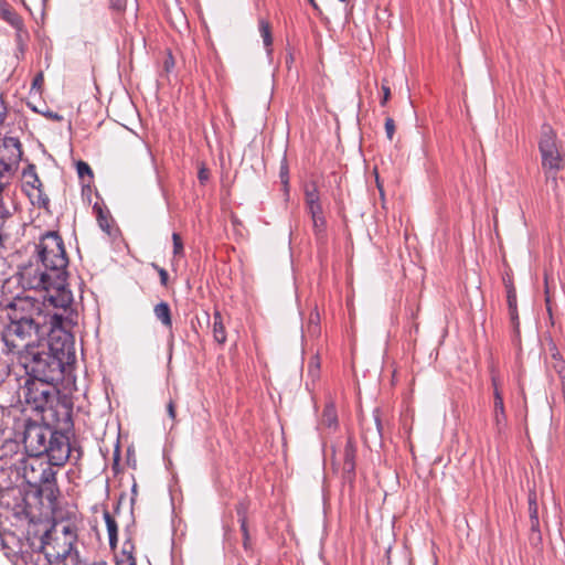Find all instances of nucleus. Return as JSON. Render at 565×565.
I'll list each match as a JSON object with an SVG mask.
<instances>
[{
    "instance_id": "obj_18",
    "label": "nucleus",
    "mask_w": 565,
    "mask_h": 565,
    "mask_svg": "<svg viewBox=\"0 0 565 565\" xmlns=\"http://www.w3.org/2000/svg\"><path fill=\"white\" fill-rule=\"evenodd\" d=\"M551 352V367L558 375L562 391L565 393V360L563 359L555 344H552Z\"/></svg>"
},
{
    "instance_id": "obj_27",
    "label": "nucleus",
    "mask_w": 565,
    "mask_h": 565,
    "mask_svg": "<svg viewBox=\"0 0 565 565\" xmlns=\"http://www.w3.org/2000/svg\"><path fill=\"white\" fill-rule=\"evenodd\" d=\"M2 19L7 21L10 25H12L18 31H21L23 28L22 18L12 9L6 8L2 10Z\"/></svg>"
},
{
    "instance_id": "obj_49",
    "label": "nucleus",
    "mask_w": 565,
    "mask_h": 565,
    "mask_svg": "<svg viewBox=\"0 0 565 565\" xmlns=\"http://www.w3.org/2000/svg\"><path fill=\"white\" fill-rule=\"evenodd\" d=\"M382 90H383V98L381 99V105L385 106L387 100L391 97V89L388 86L382 85Z\"/></svg>"
},
{
    "instance_id": "obj_52",
    "label": "nucleus",
    "mask_w": 565,
    "mask_h": 565,
    "mask_svg": "<svg viewBox=\"0 0 565 565\" xmlns=\"http://www.w3.org/2000/svg\"><path fill=\"white\" fill-rule=\"evenodd\" d=\"M230 220L232 225L236 228L242 225V221L238 218V216L235 213H232L230 215Z\"/></svg>"
},
{
    "instance_id": "obj_43",
    "label": "nucleus",
    "mask_w": 565,
    "mask_h": 565,
    "mask_svg": "<svg viewBox=\"0 0 565 565\" xmlns=\"http://www.w3.org/2000/svg\"><path fill=\"white\" fill-rule=\"evenodd\" d=\"M175 62L171 51H168L167 56L163 61V68L167 73H170L174 68Z\"/></svg>"
},
{
    "instance_id": "obj_53",
    "label": "nucleus",
    "mask_w": 565,
    "mask_h": 565,
    "mask_svg": "<svg viewBox=\"0 0 565 565\" xmlns=\"http://www.w3.org/2000/svg\"><path fill=\"white\" fill-rule=\"evenodd\" d=\"M6 116H7L6 107L2 103V100L0 99V124L3 122V120L6 119Z\"/></svg>"
},
{
    "instance_id": "obj_14",
    "label": "nucleus",
    "mask_w": 565,
    "mask_h": 565,
    "mask_svg": "<svg viewBox=\"0 0 565 565\" xmlns=\"http://www.w3.org/2000/svg\"><path fill=\"white\" fill-rule=\"evenodd\" d=\"M44 540H41L40 550L21 551L14 553L12 556L13 565H52L50 555L43 553L41 550L44 548Z\"/></svg>"
},
{
    "instance_id": "obj_13",
    "label": "nucleus",
    "mask_w": 565,
    "mask_h": 565,
    "mask_svg": "<svg viewBox=\"0 0 565 565\" xmlns=\"http://www.w3.org/2000/svg\"><path fill=\"white\" fill-rule=\"evenodd\" d=\"M491 418L497 436L501 437L502 435L505 434V430L508 428V416L505 412L502 392H494L493 394Z\"/></svg>"
},
{
    "instance_id": "obj_37",
    "label": "nucleus",
    "mask_w": 565,
    "mask_h": 565,
    "mask_svg": "<svg viewBox=\"0 0 565 565\" xmlns=\"http://www.w3.org/2000/svg\"><path fill=\"white\" fill-rule=\"evenodd\" d=\"M510 320L511 324L513 327V331L516 335L520 334V320H519V313H518V307H514V309H509Z\"/></svg>"
},
{
    "instance_id": "obj_19",
    "label": "nucleus",
    "mask_w": 565,
    "mask_h": 565,
    "mask_svg": "<svg viewBox=\"0 0 565 565\" xmlns=\"http://www.w3.org/2000/svg\"><path fill=\"white\" fill-rule=\"evenodd\" d=\"M213 338L214 340L220 343L224 344L226 342V331L223 323L222 315L218 310H215L213 313Z\"/></svg>"
},
{
    "instance_id": "obj_50",
    "label": "nucleus",
    "mask_w": 565,
    "mask_h": 565,
    "mask_svg": "<svg viewBox=\"0 0 565 565\" xmlns=\"http://www.w3.org/2000/svg\"><path fill=\"white\" fill-rule=\"evenodd\" d=\"M167 412H168L169 417L172 420H174L175 416H177V413H175V405H174V402L172 399H170L168 405H167Z\"/></svg>"
},
{
    "instance_id": "obj_35",
    "label": "nucleus",
    "mask_w": 565,
    "mask_h": 565,
    "mask_svg": "<svg viewBox=\"0 0 565 565\" xmlns=\"http://www.w3.org/2000/svg\"><path fill=\"white\" fill-rule=\"evenodd\" d=\"M306 211L311 218L324 215L321 202L306 204Z\"/></svg>"
},
{
    "instance_id": "obj_2",
    "label": "nucleus",
    "mask_w": 565,
    "mask_h": 565,
    "mask_svg": "<svg viewBox=\"0 0 565 565\" xmlns=\"http://www.w3.org/2000/svg\"><path fill=\"white\" fill-rule=\"evenodd\" d=\"M51 319L49 324H39L35 320H25L22 317L9 321L1 331L3 342L2 352L11 355L12 360L39 348V344L50 338Z\"/></svg>"
},
{
    "instance_id": "obj_59",
    "label": "nucleus",
    "mask_w": 565,
    "mask_h": 565,
    "mask_svg": "<svg viewBox=\"0 0 565 565\" xmlns=\"http://www.w3.org/2000/svg\"><path fill=\"white\" fill-rule=\"evenodd\" d=\"M294 60V56L290 55L289 58H288V62H291Z\"/></svg>"
},
{
    "instance_id": "obj_21",
    "label": "nucleus",
    "mask_w": 565,
    "mask_h": 565,
    "mask_svg": "<svg viewBox=\"0 0 565 565\" xmlns=\"http://www.w3.org/2000/svg\"><path fill=\"white\" fill-rule=\"evenodd\" d=\"M321 424L328 428L335 429L338 427V413L332 402L326 404L321 415Z\"/></svg>"
},
{
    "instance_id": "obj_45",
    "label": "nucleus",
    "mask_w": 565,
    "mask_h": 565,
    "mask_svg": "<svg viewBox=\"0 0 565 565\" xmlns=\"http://www.w3.org/2000/svg\"><path fill=\"white\" fill-rule=\"evenodd\" d=\"M236 514L238 516V520H242V519H247V510H248V507L245 502H239L237 505H236Z\"/></svg>"
},
{
    "instance_id": "obj_8",
    "label": "nucleus",
    "mask_w": 565,
    "mask_h": 565,
    "mask_svg": "<svg viewBox=\"0 0 565 565\" xmlns=\"http://www.w3.org/2000/svg\"><path fill=\"white\" fill-rule=\"evenodd\" d=\"M46 448L44 458L52 466H63L71 458L77 461L82 457L81 447L72 444L67 434L60 430H53Z\"/></svg>"
},
{
    "instance_id": "obj_54",
    "label": "nucleus",
    "mask_w": 565,
    "mask_h": 565,
    "mask_svg": "<svg viewBox=\"0 0 565 565\" xmlns=\"http://www.w3.org/2000/svg\"><path fill=\"white\" fill-rule=\"evenodd\" d=\"M319 319H320V317H319V313L317 311L315 313L310 315V322L318 323Z\"/></svg>"
},
{
    "instance_id": "obj_15",
    "label": "nucleus",
    "mask_w": 565,
    "mask_h": 565,
    "mask_svg": "<svg viewBox=\"0 0 565 565\" xmlns=\"http://www.w3.org/2000/svg\"><path fill=\"white\" fill-rule=\"evenodd\" d=\"M10 495L14 499L11 508L13 516L19 521L34 522L35 515L33 514L32 507L28 503L21 490H11L7 497Z\"/></svg>"
},
{
    "instance_id": "obj_11",
    "label": "nucleus",
    "mask_w": 565,
    "mask_h": 565,
    "mask_svg": "<svg viewBox=\"0 0 565 565\" xmlns=\"http://www.w3.org/2000/svg\"><path fill=\"white\" fill-rule=\"evenodd\" d=\"M22 177L23 190L29 196L31 203L40 209L47 210L50 205V199L43 191V184L36 173L35 166L28 164V167L23 169Z\"/></svg>"
},
{
    "instance_id": "obj_23",
    "label": "nucleus",
    "mask_w": 565,
    "mask_h": 565,
    "mask_svg": "<svg viewBox=\"0 0 565 565\" xmlns=\"http://www.w3.org/2000/svg\"><path fill=\"white\" fill-rule=\"evenodd\" d=\"M305 205L321 202V195L317 181L311 180L303 184Z\"/></svg>"
},
{
    "instance_id": "obj_25",
    "label": "nucleus",
    "mask_w": 565,
    "mask_h": 565,
    "mask_svg": "<svg viewBox=\"0 0 565 565\" xmlns=\"http://www.w3.org/2000/svg\"><path fill=\"white\" fill-rule=\"evenodd\" d=\"M258 30L260 33V36L264 42V46L266 47L267 52H271V45H273V35H271V28L267 20L259 19L258 20Z\"/></svg>"
},
{
    "instance_id": "obj_10",
    "label": "nucleus",
    "mask_w": 565,
    "mask_h": 565,
    "mask_svg": "<svg viewBox=\"0 0 565 565\" xmlns=\"http://www.w3.org/2000/svg\"><path fill=\"white\" fill-rule=\"evenodd\" d=\"M39 321V324H49L46 317L42 315L39 301L31 297H17L8 307V319L13 321L14 318Z\"/></svg>"
},
{
    "instance_id": "obj_1",
    "label": "nucleus",
    "mask_w": 565,
    "mask_h": 565,
    "mask_svg": "<svg viewBox=\"0 0 565 565\" xmlns=\"http://www.w3.org/2000/svg\"><path fill=\"white\" fill-rule=\"evenodd\" d=\"M66 319L57 313L51 316L50 338L39 348L22 354L17 363L23 367L25 375L62 382L64 373L75 360L73 335L65 329Z\"/></svg>"
},
{
    "instance_id": "obj_17",
    "label": "nucleus",
    "mask_w": 565,
    "mask_h": 565,
    "mask_svg": "<svg viewBox=\"0 0 565 565\" xmlns=\"http://www.w3.org/2000/svg\"><path fill=\"white\" fill-rule=\"evenodd\" d=\"M62 534H63V548L62 551L57 552L55 557L56 558H67L71 555V552L74 547V544L77 540L76 529L73 525H63L62 527Z\"/></svg>"
},
{
    "instance_id": "obj_4",
    "label": "nucleus",
    "mask_w": 565,
    "mask_h": 565,
    "mask_svg": "<svg viewBox=\"0 0 565 565\" xmlns=\"http://www.w3.org/2000/svg\"><path fill=\"white\" fill-rule=\"evenodd\" d=\"M17 470L24 482L34 490L36 497L44 498L50 507L56 505L60 495L56 471L44 457L22 458L18 462Z\"/></svg>"
},
{
    "instance_id": "obj_44",
    "label": "nucleus",
    "mask_w": 565,
    "mask_h": 565,
    "mask_svg": "<svg viewBox=\"0 0 565 565\" xmlns=\"http://www.w3.org/2000/svg\"><path fill=\"white\" fill-rule=\"evenodd\" d=\"M0 545L4 555L12 562V556L15 552L8 545L6 539L2 535H0Z\"/></svg>"
},
{
    "instance_id": "obj_58",
    "label": "nucleus",
    "mask_w": 565,
    "mask_h": 565,
    "mask_svg": "<svg viewBox=\"0 0 565 565\" xmlns=\"http://www.w3.org/2000/svg\"><path fill=\"white\" fill-rule=\"evenodd\" d=\"M294 60V56L290 55L289 58H288V62H291Z\"/></svg>"
},
{
    "instance_id": "obj_20",
    "label": "nucleus",
    "mask_w": 565,
    "mask_h": 565,
    "mask_svg": "<svg viewBox=\"0 0 565 565\" xmlns=\"http://www.w3.org/2000/svg\"><path fill=\"white\" fill-rule=\"evenodd\" d=\"M104 520L106 523L107 532H108V540H109V546L111 548H115L118 542V525L114 516L109 513V511L104 510Z\"/></svg>"
},
{
    "instance_id": "obj_30",
    "label": "nucleus",
    "mask_w": 565,
    "mask_h": 565,
    "mask_svg": "<svg viewBox=\"0 0 565 565\" xmlns=\"http://www.w3.org/2000/svg\"><path fill=\"white\" fill-rule=\"evenodd\" d=\"M308 376L315 382L320 376V361L318 356H312L308 363Z\"/></svg>"
},
{
    "instance_id": "obj_34",
    "label": "nucleus",
    "mask_w": 565,
    "mask_h": 565,
    "mask_svg": "<svg viewBox=\"0 0 565 565\" xmlns=\"http://www.w3.org/2000/svg\"><path fill=\"white\" fill-rule=\"evenodd\" d=\"M76 170H77V174L81 179H84L85 177L93 179V177H94L92 168L85 161L79 160L76 163Z\"/></svg>"
},
{
    "instance_id": "obj_26",
    "label": "nucleus",
    "mask_w": 565,
    "mask_h": 565,
    "mask_svg": "<svg viewBox=\"0 0 565 565\" xmlns=\"http://www.w3.org/2000/svg\"><path fill=\"white\" fill-rule=\"evenodd\" d=\"M93 210L96 214V218H97L99 227L104 232L109 234L110 233L109 212L107 210L105 211L98 203H95V205L93 206Z\"/></svg>"
},
{
    "instance_id": "obj_57",
    "label": "nucleus",
    "mask_w": 565,
    "mask_h": 565,
    "mask_svg": "<svg viewBox=\"0 0 565 565\" xmlns=\"http://www.w3.org/2000/svg\"><path fill=\"white\" fill-rule=\"evenodd\" d=\"M94 565H107L105 562L94 563Z\"/></svg>"
},
{
    "instance_id": "obj_16",
    "label": "nucleus",
    "mask_w": 565,
    "mask_h": 565,
    "mask_svg": "<svg viewBox=\"0 0 565 565\" xmlns=\"http://www.w3.org/2000/svg\"><path fill=\"white\" fill-rule=\"evenodd\" d=\"M3 149L8 151L9 154L7 161L4 158L0 159V166L3 168V170L10 171L12 169V166L18 164L21 160V142L15 137H6L3 139Z\"/></svg>"
},
{
    "instance_id": "obj_12",
    "label": "nucleus",
    "mask_w": 565,
    "mask_h": 565,
    "mask_svg": "<svg viewBox=\"0 0 565 565\" xmlns=\"http://www.w3.org/2000/svg\"><path fill=\"white\" fill-rule=\"evenodd\" d=\"M356 444L352 437H348L343 449V463L341 478L344 482L353 484L355 480Z\"/></svg>"
},
{
    "instance_id": "obj_47",
    "label": "nucleus",
    "mask_w": 565,
    "mask_h": 565,
    "mask_svg": "<svg viewBox=\"0 0 565 565\" xmlns=\"http://www.w3.org/2000/svg\"><path fill=\"white\" fill-rule=\"evenodd\" d=\"M210 178V172L205 167H202L198 172V179L203 184L205 183Z\"/></svg>"
},
{
    "instance_id": "obj_24",
    "label": "nucleus",
    "mask_w": 565,
    "mask_h": 565,
    "mask_svg": "<svg viewBox=\"0 0 565 565\" xmlns=\"http://www.w3.org/2000/svg\"><path fill=\"white\" fill-rule=\"evenodd\" d=\"M279 179L282 184V191H284V194H285L286 201H287L289 199L290 185H289V164H288L286 154H284V157L280 161Z\"/></svg>"
},
{
    "instance_id": "obj_3",
    "label": "nucleus",
    "mask_w": 565,
    "mask_h": 565,
    "mask_svg": "<svg viewBox=\"0 0 565 565\" xmlns=\"http://www.w3.org/2000/svg\"><path fill=\"white\" fill-rule=\"evenodd\" d=\"M19 284L23 289L42 291L43 302H50L55 308L66 309L73 301L67 284H57L52 273L34 257L19 270Z\"/></svg>"
},
{
    "instance_id": "obj_46",
    "label": "nucleus",
    "mask_w": 565,
    "mask_h": 565,
    "mask_svg": "<svg viewBox=\"0 0 565 565\" xmlns=\"http://www.w3.org/2000/svg\"><path fill=\"white\" fill-rule=\"evenodd\" d=\"M491 385H492V388H493V393L494 392H502L501 388H500V377L494 372V370L491 371Z\"/></svg>"
},
{
    "instance_id": "obj_22",
    "label": "nucleus",
    "mask_w": 565,
    "mask_h": 565,
    "mask_svg": "<svg viewBox=\"0 0 565 565\" xmlns=\"http://www.w3.org/2000/svg\"><path fill=\"white\" fill-rule=\"evenodd\" d=\"M156 318L167 328H172V318L170 306L166 301H161L153 309Z\"/></svg>"
},
{
    "instance_id": "obj_6",
    "label": "nucleus",
    "mask_w": 565,
    "mask_h": 565,
    "mask_svg": "<svg viewBox=\"0 0 565 565\" xmlns=\"http://www.w3.org/2000/svg\"><path fill=\"white\" fill-rule=\"evenodd\" d=\"M539 151L545 182H551L555 189L557 188V173L564 167L565 156L559 150L556 132L548 124L541 127Z\"/></svg>"
},
{
    "instance_id": "obj_41",
    "label": "nucleus",
    "mask_w": 565,
    "mask_h": 565,
    "mask_svg": "<svg viewBox=\"0 0 565 565\" xmlns=\"http://www.w3.org/2000/svg\"><path fill=\"white\" fill-rule=\"evenodd\" d=\"M152 267L157 270L159 277H160V284L163 286V287H167L168 286V281H169V274L168 271L158 266L157 264H152Z\"/></svg>"
},
{
    "instance_id": "obj_42",
    "label": "nucleus",
    "mask_w": 565,
    "mask_h": 565,
    "mask_svg": "<svg viewBox=\"0 0 565 565\" xmlns=\"http://www.w3.org/2000/svg\"><path fill=\"white\" fill-rule=\"evenodd\" d=\"M373 418H374V424H375L376 433L381 437L382 436L383 426H382V420H381V409L380 408H377V407L374 408V411H373Z\"/></svg>"
},
{
    "instance_id": "obj_56",
    "label": "nucleus",
    "mask_w": 565,
    "mask_h": 565,
    "mask_svg": "<svg viewBox=\"0 0 565 565\" xmlns=\"http://www.w3.org/2000/svg\"><path fill=\"white\" fill-rule=\"evenodd\" d=\"M307 1L312 6L313 9L319 10V7H318L316 0H307Z\"/></svg>"
},
{
    "instance_id": "obj_31",
    "label": "nucleus",
    "mask_w": 565,
    "mask_h": 565,
    "mask_svg": "<svg viewBox=\"0 0 565 565\" xmlns=\"http://www.w3.org/2000/svg\"><path fill=\"white\" fill-rule=\"evenodd\" d=\"M530 519L539 518V504L535 491H530L527 495Z\"/></svg>"
},
{
    "instance_id": "obj_38",
    "label": "nucleus",
    "mask_w": 565,
    "mask_h": 565,
    "mask_svg": "<svg viewBox=\"0 0 565 565\" xmlns=\"http://www.w3.org/2000/svg\"><path fill=\"white\" fill-rule=\"evenodd\" d=\"M241 525V531L243 534V545L244 548L247 550L249 547V533H248V526H247V519L238 520Z\"/></svg>"
},
{
    "instance_id": "obj_51",
    "label": "nucleus",
    "mask_w": 565,
    "mask_h": 565,
    "mask_svg": "<svg viewBox=\"0 0 565 565\" xmlns=\"http://www.w3.org/2000/svg\"><path fill=\"white\" fill-rule=\"evenodd\" d=\"M117 565H137L136 557L129 556L128 559H118Z\"/></svg>"
},
{
    "instance_id": "obj_7",
    "label": "nucleus",
    "mask_w": 565,
    "mask_h": 565,
    "mask_svg": "<svg viewBox=\"0 0 565 565\" xmlns=\"http://www.w3.org/2000/svg\"><path fill=\"white\" fill-rule=\"evenodd\" d=\"M58 382L34 379L26 376L24 384L18 391L19 398L23 401L31 409L44 412L51 407L56 398Z\"/></svg>"
},
{
    "instance_id": "obj_9",
    "label": "nucleus",
    "mask_w": 565,
    "mask_h": 565,
    "mask_svg": "<svg viewBox=\"0 0 565 565\" xmlns=\"http://www.w3.org/2000/svg\"><path fill=\"white\" fill-rule=\"evenodd\" d=\"M23 427V445L26 456L44 457L53 429L31 419L26 420Z\"/></svg>"
},
{
    "instance_id": "obj_28",
    "label": "nucleus",
    "mask_w": 565,
    "mask_h": 565,
    "mask_svg": "<svg viewBox=\"0 0 565 565\" xmlns=\"http://www.w3.org/2000/svg\"><path fill=\"white\" fill-rule=\"evenodd\" d=\"M504 286L507 290L508 309H514V307H518L515 287L510 279L504 280Z\"/></svg>"
},
{
    "instance_id": "obj_36",
    "label": "nucleus",
    "mask_w": 565,
    "mask_h": 565,
    "mask_svg": "<svg viewBox=\"0 0 565 565\" xmlns=\"http://www.w3.org/2000/svg\"><path fill=\"white\" fill-rule=\"evenodd\" d=\"M134 553H135V545H134L131 539H127L122 545L120 559H128L129 556H135Z\"/></svg>"
},
{
    "instance_id": "obj_33",
    "label": "nucleus",
    "mask_w": 565,
    "mask_h": 565,
    "mask_svg": "<svg viewBox=\"0 0 565 565\" xmlns=\"http://www.w3.org/2000/svg\"><path fill=\"white\" fill-rule=\"evenodd\" d=\"M530 530H531L530 540L532 542L540 543L542 541V536H541L540 519L539 518L530 519Z\"/></svg>"
},
{
    "instance_id": "obj_40",
    "label": "nucleus",
    "mask_w": 565,
    "mask_h": 565,
    "mask_svg": "<svg viewBox=\"0 0 565 565\" xmlns=\"http://www.w3.org/2000/svg\"><path fill=\"white\" fill-rule=\"evenodd\" d=\"M10 374V364L8 361L0 359V385Z\"/></svg>"
},
{
    "instance_id": "obj_32",
    "label": "nucleus",
    "mask_w": 565,
    "mask_h": 565,
    "mask_svg": "<svg viewBox=\"0 0 565 565\" xmlns=\"http://www.w3.org/2000/svg\"><path fill=\"white\" fill-rule=\"evenodd\" d=\"M172 243H173V256L174 257L184 256V245H183V241L179 233H177V232L172 233Z\"/></svg>"
},
{
    "instance_id": "obj_39",
    "label": "nucleus",
    "mask_w": 565,
    "mask_h": 565,
    "mask_svg": "<svg viewBox=\"0 0 565 565\" xmlns=\"http://www.w3.org/2000/svg\"><path fill=\"white\" fill-rule=\"evenodd\" d=\"M396 127L394 119L391 117H387L385 119V132L388 140H393L394 134H395Z\"/></svg>"
},
{
    "instance_id": "obj_5",
    "label": "nucleus",
    "mask_w": 565,
    "mask_h": 565,
    "mask_svg": "<svg viewBox=\"0 0 565 565\" xmlns=\"http://www.w3.org/2000/svg\"><path fill=\"white\" fill-rule=\"evenodd\" d=\"M35 255L38 262L52 273L57 284H67L68 257L62 236L56 231H47L41 235L35 245Z\"/></svg>"
},
{
    "instance_id": "obj_29",
    "label": "nucleus",
    "mask_w": 565,
    "mask_h": 565,
    "mask_svg": "<svg viewBox=\"0 0 565 565\" xmlns=\"http://www.w3.org/2000/svg\"><path fill=\"white\" fill-rule=\"evenodd\" d=\"M311 221L315 235L318 238L323 237L327 230V220L324 215L311 218Z\"/></svg>"
},
{
    "instance_id": "obj_48",
    "label": "nucleus",
    "mask_w": 565,
    "mask_h": 565,
    "mask_svg": "<svg viewBox=\"0 0 565 565\" xmlns=\"http://www.w3.org/2000/svg\"><path fill=\"white\" fill-rule=\"evenodd\" d=\"M44 82L43 73H38L32 81V88H41Z\"/></svg>"
},
{
    "instance_id": "obj_55",
    "label": "nucleus",
    "mask_w": 565,
    "mask_h": 565,
    "mask_svg": "<svg viewBox=\"0 0 565 565\" xmlns=\"http://www.w3.org/2000/svg\"><path fill=\"white\" fill-rule=\"evenodd\" d=\"M47 117L54 119V120H61L62 116L56 113H49Z\"/></svg>"
}]
</instances>
